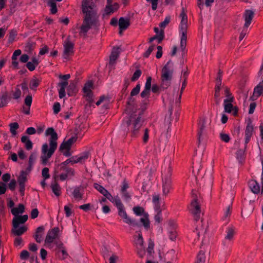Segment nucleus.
<instances>
[{
  "instance_id": "obj_5",
  "label": "nucleus",
  "mask_w": 263,
  "mask_h": 263,
  "mask_svg": "<svg viewBox=\"0 0 263 263\" xmlns=\"http://www.w3.org/2000/svg\"><path fill=\"white\" fill-rule=\"evenodd\" d=\"M115 204L118 210V214L124 219V222L129 224L133 228H141L142 224L137 220L129 217L125 210L124 206L122 203L120 198L116 197L114 199Z\"/></svg>"
},
{
  "instance_id": "obj_45",
  "label": "nucleus",
  "mask_w": 263,
  "mask_h": 263,
  "mask_svg": "<svg viewBox=\"0 0 263 263\" xmlns=\"http://www.w3.org/2000/svg\"><path fill=\"white\" fill-rule=\"evenodd\" d=\"M232 208V205H229L227 207L226 212H224V216H223L222 219L223 220H226L227 221L226 223H228L229 221V219H227V218L228 217H229L231 215Z\"/></svg>"
},
{
  "instance_id": "obj_8",
  "label": "nucleus",
  "mask_w": 263,
  "mask_h": 263,
  "mask_svg": "<svg viewBox=\"0 0 263 263\" xmlns=\"http://www.w3.org/2000/svg\"><path fill=\"white\" fill-rule=\"evenodd\" d=\"M187 19L185 20H181L179 26L180 32L181 33L180 39V48L182 51V57L186 54L187 51L185 49L187 41Z\"/></svg>"
},
{
  "instance_id": "obj_43",
  "label": "nucleus",
  "mask_w": 263,
  "mask_h": 263,
  "mask_svg": "<svg viewBox=\"0 0 263 263\" xmlns=\"http://www.w3.org/2000/svg\"><path fill=\"white\" fill-rule=\"evenodd\" d=\"M93 187L103 195H104V194H105V193H106L107 191V190H106L103 186L97 183H95L93 184Z\"/></svg>"
},
{
  "instance_id": "obj_19",
  "label": "nucleus",
  "mask_w": 263,
  "mask_h": 263,
  "mask_svg": "<svg viewBox=\"0 0 263 263\" xmlns=\"http://www.w3.org/2000/svg\"><path fill=\"white\" fill-rule=\"evenodd\" d=\"M120 53V48L119 47H114L109 57V65H114L116 61L119 58Z\"/></svg>"
},
{
  "instance_id": "obj_31",
  "label": "nucleus",
  "mask_w": 263,
  "mask_h": 263,
  "mask_svg": "<svg viewBox=\"0 0 263 263\" xmlns=\"http://www.w3.org/2000/svg\"><path fill=\"white\" fill-rule=\"evenodd\" d=\"M25 211V206L21 203H20L17 208H13L11 209V213L12 215L17 216L18 214H22Z\"/></svg>"
},
{
  "instance_id": "obj_52",
  "label": "nucleus",
  "mask_w": 263,
  "mask_h": 263,
  "mask_svg": "<svg viewBox=\"0 0 263 263\" xmlns=\"http://www.w3.org/2000/svg\"><path fill=\"white\" fill-rule=\"evenodd\" d=\"M149 138V130L148 128H146L144 131V134L142 137V141L143 143L146 144Z\"/></svg>"
},
{
  "instance_id": "obj_59",
  "label": "nucleus",
  "mask_w": 263,
  "mask_h": 263,
  "mask_svg": "<svg viewBox=\"0 0 263 263\" xmlns=\"http://www.w3.org/2000/svg\"><path fill=\"white\" fill-rule=\"evenodd\" d=\"M53 110L54 114H58L61 110V105L59 102H55L53 106Z\"/></svg>"
},
{
  "instance_id": "obj_49",
  "label": "nucleus",
  "mask_w": 263,
  "mask_h": 263,
  "mask_svg": "<svg viewBox=\"0 0 263 263\" xmlns=\"http://www.w3.org/2000/svg\"><path fill=\"white\" fill-rule=\"evenodd\" d=\"M155 45L153 44L151 45L148 49L143 54V57L145 58H147L149 57V55L151 54L152 51L154 50L155 48Z\"/></svg>"
},
{
  "instance_id": "obj_41",
  "label": "nucleus",
  "mask_w": 263,
  "mask_h": 263,
  "mask_svg": "<svg viewBox=\"0 0 263 263\" xmlns=\"http://www.w3.org/2000/svg\"><path fill=\"white\" fill-rule=\"evenodd\" d=\"M48 5L51 7V13L55 14L58 11L56 3L53 0H48Z\"/></svg>"
},
{
  "instance_id": "obj_57",
  "label": "nucleus",
  "mask_w": 263,
  "mask_h": 263,
  "mask_svg": "<svg viewBox=\"0 0 263 263\" xmlns=\"http://www.w3.org/2000/svg\"><path fill=\"white\" fill-rule=\"evenodd\" d=\"M32 101V97L31 95L27 96L24 100V104L26 106H31Z\"/></svg>"
},
{
  "instance_id": "obj_21",
  "label": "nucleus",
  "mask_w": 263,
  "mask_h": 263,
  "mask_svg": "<svg viewBox=\"0 0 263 263\" xmlns=\"http://www.w3.org/2000/svg\"><path fill=\"white\" fill-rule=\"evenodd\" d=\"M44 231L45 227L43 226H40L36 229L35 234L33 237L37 243H41L42 241V235Z\"/></svg>"
},
{
  "instance_id": "obj_35",
  "label": "nucleus",
  "mask_w": 263,
  "mask_h": 263,
  "mask_svg": "<svg viewBox=\"0 0 263 263\" xmlns=\"http://www.w3.org/2000/svg\"><path fill=\"white\" fill-rule=\"evenodd\" d=\"M130 84L129 80L128 78L124 79V83L123 87L121 90V93H122V97L124 96H126L128 94L127 88Z\"/></svg>"
},
{
  "instance_id": "obj_54",
  "label": "nucleus",
  "mask_w": 263,
  "mask_h": 263,
  "mask_svg": "<svg viewBox=\"0 0 263 263\" xmlns=\"http://www.w3.org/2000/svg\"><path fill=\"white\" fill-rule=\"evenodd\" d=\"M168 233H169L170 239L172 241L175 240L177 237V233H176V230H175V229L168 230Z\"/></svg>"
},
{
  "instance_id": "obj_14",
  "label": "nucleus",
  "mask_w": 263,
  "mask_h": 263,
  "mask_svg": "<svg viewBox=\"0 0 263 263\" xmlns=\"http://www.w3.org/2000/svg\"><path fill=\"white\" fill-rule=\"evenodd\" d=\"M59 233V228L58 227H54V228L49 230L45 238V243H51L53 242L54 240L58 238Z\"/></svg>"
},
{
  "instance_id": "obj_36",
  "label": "nucleus",
  "mask_w": 263,
  "mask_h": 263,
  "mask_svg": "<svg viewBox=\"0 0 263 263\" xmlns=\"http://www.w3.org/2000/svg\"><path fill=\"white\" fill-rule=\"evenodd\" d=\"M115 12V11L112 8V5L106 4L104 8V13L103 14V16H109Z\"/></svg>"
},
{
  "instance_id": "obj_53",
  "label": "nucleus",
  "mask_w": 263,
  "mask_h": 263,
  "mask_svg": "<svg viewBox=\"0 0 263 263\" xmlns=\"http://www.w3.org/2000/svg\"><path fill=\"white\" fill-rule=\"evenodd\" d=\"M150 93L151 90L144 88V90L140 93V96L142 98H148Z\"/></svg>"
},
{
  "instance_id": "obj_16",
  "label": "nucleus",
  "mask_w": 263,
  "mask_h": 263,
  "mask_svg": "<svg viewBox=\"0 0 263 263\" xmlns=\"http://www.w3.org/2000/svg\"><path fill=\"white\" fill-rule=\"evenodd\" d=\"M28 215H17L15 216L12 220V227L17 228L20 224H24L28 220Z\"/></svg>"
},
{
  "instance_id": "obj_15",
  "label": "nucleus",
  "mask_w": 263,
  "mask_h": 263,
  "mask_svg": "<svg viewBox=\"0 0 263 263\" xmlns=\"http://www.w3.org/2000/svg\"><path fill=\"white\" fill-rule=\"evenodd\" d=\"M64 47L63 58L67 59L69 55L73 53L74 44L69 41H67L64 44Z\"/></svg>"
},
{
  "instance_id": "obj_13",
  "label": "nucleus",
  "mask_w": 263,
  "mask_h": 263,
  "mask_svg": "<svg viewBox=\"0 0 263 263\" xmlns=\"http://www.w3.org/2000/svg\"><path fill=\"white\" fill-rule=\"evenodd\" d=\"M190 212L194 215V219L198 221L200 218L201 208L198 201H192L190 204Z\"/></svg>"
},
{
  "instance_id": "obj_1",
  "label": "nucleus",
  "mask_w": 263,
  "mask_h": 263,
  "mask_svg": "<svg viewBox=\"0 0 263 263\" xmlns=\"http://www.w3.org/2000/svg\"><path fill=\"white\" fill-rule=\"evenodd\" d=\"M133 97L130 95L128 98L125 111L129 116L124 119L122 125L125 127H129L134 120L131 137L135 138L139 133V129L142 126V123L141 122V115L139 114L138 117H136V112L137 105L136 103V100Z\"/></svg>"
},
{
  "instance_id": "obj_56",
  "label": "nucleus",
  "mask_w": 263,
  "mask_h": 263,
  "mask_svg": "<svg viewBox=\"0 0 263 263\" xmlns=\"http://www.w3.org/2000/svg\"><path fill=\"white\" fill-rule=\"evenodd\" d=\"M7 190V185L4 182L0 181V195L4 194Z\"/></svg>"
},
{
  "instance_id": "obj_28",
  "label": "nucleus",
  "mask_w": 263,
  "mask_h": 263,
  "mask_svg": "<svg viewBox=\"0 0 263 263\" xmlns=\"http://www.w3.org/2000/svg\"><path fill=\"white\" fill-rule=\"evenodd\" d=\"M21 142L25 144L26 149L29 151L32 148L33 143L27 136H23L21 137Z\"/></svg>"
},
{
  "instance_id": "obj_12",
  "label": "nucleus",
  "mask_w": 263,
  "mask_h": 263,
  "mask_svg": "<svg viewBox=\"0 0 263 263\" xmlns=\"http://www.w3.org/2000/svg\"><path fill=\"white\" fill-rule=\"evenodd\" d=\"M27 181L26 172L22 170L20 172V175L17 177V182L19 185V192L22 196L25 194V183Z\"/></svg>"
},
{
  "instance_id": "obj_37",
  "label": "nucleus",
  "mask_w": 263,
  "mask_h": 263,
  "mask_svg": "<svg viewBox=\"0 0 263 263\" xmlns=\"http://www.w3.org/2000/svg\"><path fill=\"white\" fill-rule=\"evenodd\" d=\"M8 93L7 92L4 93L0 97V108H2L7 106L8 104L7 102Z\"/></svg>"
},
{
  "instance_id": "obj_62",
  "label": "nucleus",
  "mask_w": 263,
  "mask_h": 263,
  "mask_svg": "<svg viewBox=\"0 0 263 263\" xmlns=\"http://www.w3.org/2000/svg\"><path fill=\"white\" fill-rule=\"evenodd\" d=\"M152 77H148L146 79V81L145 84L144 88L146 89H148L149 90L151 89L152 86Z\"/></svg>"
},
{
  "instance_id": "obj_50",
  "label": "nucleus",
  "mask_w": 263,
  "mask_h": 263,
  "mask_svg": "<svg viewBox=\"0 0 263 263\" xmlns=\"http://www.w3.org/2000/svg\"><path fill=\"white\" fill-rule=\"evenodd\" d=\"M16 186V181L15 179H11L9 183L8 184V188L11 191H14L15 190Z\"/></svg>"
},
{
  "instance_id": "obj_58",
  "label": "nucleus",
  "mask_w": 263,
  "mask_h": 263,
  "mask_svg": "<svg viewBox=\"0 0 263 263\" xmlns=\"http://www.w3.org/2000/svg\"><path fill=\"white\" fill-rule=\"evenodd\" d=\"M220 139L226 143H228L230 140V137L228 134H224V133H220Z\"/></svg>"
},
{
  "instance_id": "obj_18",
  "label": "nucleus",
  "mask_w": 263,
  "mask_h": 263,
  "mask_svg": "<svg viewBox=\"0 0 263 263\" xmlns=\"http://www.w3.org/2000/svg\"><path fill=\"white\" fill-rule=\"evenodd\" d=\"M234 97H231L224 100L223 104L225 112L228 113L232 112L233 109L235 107L232 103L234 101Z\"/></svg>"
},
{
  "instance_id": "obj_10",
  "label": "nucleus",
  "mask_w": 263,
  "mask_h": 263,
  "mask_svg": "<svg viewBox=\"0 0 263 263\" xmlns=\"http://www.w3.org/2000/svg\"><path fill=\"white\" fill-rule=\"evenodd\" d=\"M89 155V153L88 152H85L81 154L80 156H72L70 158L67 159L66 160L61 163L60 164H62V165L67 166V165L69 163H70L71 165H73L79 162L82 163L88 158Z\"/></svg>"
},
{
  "instance_id": "obj_20",
  "label": "nucleus",
  "mask_w": 263,
  "mask_h": 263,
  "mask_svg": "<svg viewBox=\"0 0 263 263\" xmlns=\"http://www.w3.org/2000/svg\"><path fill=\"white\" fill-rule=\"evenodd\" d=\"M263 92V85L262 83H259L254 89L253 96L250 98V100L254 101L257 98L261 95Z\"/></svg>"
},
{
  "instance_id": "obj_63",
  "label": "nucleus",
  "mask_w": 263,
  "mask_h": 263,
  "mask_svg": "<svg viewBox=\"0 0 263 263\" xmlns=\"http://www.w3.org/2000/svg\"><path fill=\"white\" fill-rule=\"evenodd\" d=\"M164 38V30L161 29L159 33L158 34V37L157 39L158 40V43L159 44L161 43L162 42V41L163 40Z\"/></svg>"
},
{
  "instance_id": "obj_55",
  "label": "nucleus",
  "mask_w": 263,
  "mask_h": 263,
  "mask_svg": "<svg viewBox=\"0 0 263 263\" xmlns=\"http://www.w3.org/2000/svg\"><path fill=\"white\" fill-rule=\"evenodd\" d=\"M49 170L47 167H44L42 171V175L45 179H47L50 178Z\"/></svg>"
},
{
  "instance_id": "obj_40",
  "label": "nucleus",
  "mask_w": 263,
  "mask_h": 263,
  "mask_svg": "<svg viewBox=\"0 0 263 263\" xmlns=\"http://www.w3.org/2000/svg\"><path fill=\"white\" fill-rule=\"evenodd\" d=\"M205 256L204 253L202 251H200L197 256L195 263H205Z\"/></svg>"
},
{
  "instance_id": "obj_33",
  "label": "nucleus",
  "mask_w": 263,
  "mask_h": 263,
  "mask_svg": "<svg viewBox=\"0 0 263 263\" xmlns=\"http://www.w3.org/2000/svg\"><path fill=\"white\" fill-rule=\"evenodd\" d=\"M35 43L34 42L31 41L27 42L24 46L25 51L29 54L31 53L35 47Z\"/></svg>"
},
{
  "instance_id": "obj_25",
  "label": "nucleus",
  "mask_w": 263,
  "mask_h": 263,
  "mask_svg": "<svg viewBox=\"0 0 263 263\" xmlns=\"http://www.w3.org/2000/svg\"><path fill=\"white\" fill-rule=\"evenodd\" d=\"M249 186L251 191L255 194H258L260 191V185L255 180H251L249 182Z\"/></svg>"
},
{
  "instance_id": "obj_51",
  "label": "nucleus",
  "mask_w": 263,
  "mask_h": 263,
  "mask_svg": "<svg viewBox=\"0 0 263 263\" xmlns=\"http://www.w3.org/2000/svg\"><path fill=\"white\" fill-rule=\"evenodd\" d=\"M140 84H137L136 86V87L135 88H134L132 91L130 92V96H136L137 95L139 92H140Z\"/></svg>"
},
{
  "instance_id": "obj_61",
  "label": "nucleus",
  "mask_w": 263,
  "mask_h": 263,
  "mask_svg": "<svg viewBox=\"0 0 263 263\" xmlns=\"http://www.w3.org/2000/svg\"><path fill=\"white\" fill-rule=\"evenodd\" d=\"M154 247V242L150 239L148 241V246L147 248V252L149 254H151L153 252Z\"/></svg>"
},
{
  "instance_id": "obj_4",
  "label": "nucleus",
  "mask_w": 263,
  "mask_h": 263,
  "mask_svg": "<svg viewBox=\"0 0 263 263\" xmlns=\"http://www.w3.org/2000/svg\"><path fill=\"white\" fill-rule=\"evenodd\" d=\"M173 65V62L170 60L164 66L162 69L160 86L153 84L151 88L153 93L159 94L161 91L165 90L171 85L174 72Z\"/></svg>"
},
{
  "instance_id": "obj_48",
  "label": "nucleus",
  "mask_w": 263,
  "mask_h": 263,
  "mask_svg": "<svg viewBox=\"0 0 263 263\" xmlns=\"http://www.w3.org/2000/svg\"><path fill=\"white\" fill-rule=\"evenodd\" d=\"M171 17L170 16H166L164 21L161 22L159 24L160 27L161 28V29H164L170 22Z\"/></svg>"
},
{
  "instance_id": "obj_44",
  "label": "nucleus",
  "mask_w": 263,
  "mask_h": 263,
  "mask_svg": "<svg viewBox=\"0 0 263 263\" xmlns=\"http://www.w3.org/2000/svg\"><path fill=\"white\" fill-rule=\"evenodd\" d=\"M71 147L68 143L64 140L59 147V151L63 152L64 150H70Z\"/></svg>"
},
{
  "instance_id": "obj_30",
  "label": "nucleus",
  "mask_w": 263,
  "mask_h": 263,
  "mask_svg": "<svg viewBox=\"0 0 263 263\" xmlns=\"http://www.w3.org/2000/svg\"><path fill=\"white\" fill-rule=\"evenodd\" d=\"M93 88V82L92 81H87L83 88V91L85 95L92 93V89Z\"/></svg>"
},
{
  "instance_id": "obj_27",
  "label": "nucleus",
  "mask_w": 263,
  "mask_h": 263,
  "mask_svg": "<svg viewBox=\"0 0 263 263\" xmlns=\"http://www.w3.org/2000/svg\"><path fill=\"white\" fill-rule=\"evenodd\" d=\"M226 235L225 236L224 239L226 240H232L235 234V229L233 226H230L227 228L226 230Z\"/></svg>"
},
{
  "instance_id": "obj_23",
  "label": "nucleus",
  "mask_w": 263,
  "mask_h": 263,
  "mask_svg": "<svg viewBox=\"0 0 263 263\" xmlns=\"http://www.w3.org/2000/svg\"><path fill=\"white\" fill-rule=\"evenodd\" d=\"M213 180V178L212 176V173L211 171L205 172L201 178L202 182L209 186L212 185Z\"/></svg>"
},
{
  "instance_id": "obj_39",
  "label": "nucleus",
  "mask_w": 263,
  "mask_h": 263,
  "mask_svg": "<svg viewBox=\"0 0 263 263\" xmlns=\"http://www.w3.org/2000/svg\"><path fill=\"white\" fill-rule=\"evenodd\" d=\"M10 130L13 136L17 134L16 130L19 127V125L17 122L11 123L9 124Z\"/></svg>"
},
{
  "instance_id": "obj_26",
  "label": "nucleus",
  "mask_w": 263,
  "mask_h": 263,
  "mask_svg": "<svg viewBox=\"0 0 263 263\" xmlns=\"http://www.w3.org/2000/svg\"><path fill=\"white\" fill-rule=\"evenodd\" d=\"M244 16L245 18V27H248L252 20L254 12L250 10H247L245 12Z\"/></svg>"
},
{
  "instance_id": "obj_22",
  "label": "nucleus",
  "mask_w": 263,
  "mask_h": 263,
  "mask_svg": "<svg viewBox=\"0 0 263 263\" xmlns=\"http://www.w3.org/2000/svg\"><path fill=\"white\" fill-rule=\"evenodd\" d=\"M130 19L129 18L121 17L119 18L118 25L119 30H121V31H123L127 29L130 26Z\"/></svg>"
},
{
  "instance_id": "obj_6",
  "label": "nucleus",
  "mask_w": 263,
  "mask_h": 263,
  "mask_svg": "<svg viewBox=\"0 0 263 263\" xmlns=\"http://www.w3.org/2000/svg\"><path fill=\"white\" fill-rule=\"evenodd\" d=\"M253 126L252 121L249 119L245 129V141L244 149H239L236 152V157L240 163H242L245 158V150L247 147V144L249 142L251 137L253 135Z\"/></svg>"
},
{
  "instance_id": "obj_11",
  "label": "nucleus",
  "mask_w": 263,
  "mask_h": 263,
  "mask_svg": "<svg viewBox=\"0 0 263 263\" xmlns=\"http://www.w3.org/2000/svg\"><path fill=\"white\" fill-rule=\"evenodd\" d=\"M171 172L172 168L169 166L167 169V173L165 175L164 179L163 180V193L165 195H166L169 193L172 187Z\"/></svg>"
},
{
  "instance_id": "obj_47",
  "label": "nucleus",
  "mask_w": 263,
  "mask_h": 263,
  "mask_svg": "<svg viewBox=\"0 0 263 263\" xmlns=\"http://www.w3.org/2000/svg\"><path fill=\"white\" fill-rule=\"evenodd\" d=\"M173 106L171 104L169 107H168V113L169 115L168 116H166L165 118V122L168 123L169 124H171L172 119H171V116L173 113Z\"/></svg>"
},
{
  "instance_id": "obj_60",
  "label": "nucleus",
  "mask_w": 263,
  "mask_h": 263,
  "mask_svg": "<svg viewBox=\"0 0 263 263\" xmlns=\"http://www.w3.org/2000/svg\"><path fill=\"white\" fill-rule=\"evenodd\" d=\"M143 242L144 241L142 234L139 233L137 239L135 240V243L136 245H139L140 247L142 248L143 246Z\"/></svg>"
},
{
  "instance_id": "obj_64",
  "label": "nucleus",
  "mask_w": 263,
  "mask_h": 263,
  "mask_svg": "<svg viewBox=\"0 0 263 263\" xmlns=\"http://www.w3.org/2000/svg\"><path fill=\"white\" fill-rule=\"evenodd\" d=\"M29 256V252L25 250H23L20 255V258L22 259L25 260L27 259Z\"/></svg>"
},
{
  "instance_id": "obj_17",
  "label": "nucleus",
  "mask_w": 263,
  "mask_h": 263,
  "mask_svg": "<svg viewBox=\"0 0 263 263\" xmlns=\"http://www.w3.org/2000/svg\"><path fill=\"white\" fill-rule=\"evenodd\" d=\"M78 80L71 82L67 88V95L69 96H75L78 92L77 87Z\"/></svg>"
},
{
  "instance_id": "obj_42",
  "label": "nucleus",
  "mask_w": 263,
  "mask_h": 263,
  "mask_svg": "<svg viewBox=\"0 0 263 263\" xmlns=\"http://www.w3.org/2000/svg\"><path fill=\"white\" fill-rule=\"evenodd\" d=\"M40 83L37 79H33L30 80V83H29V87L32 90H35L36 88L38 87Z\"/></svg>"
},
{
  "instance_id": "obj_2",
  "label": "nucleus",
  "mask_w": 263,
  "mask_h": 263,
  "mask_svg": "<svg viewBox=\"0 0 263 263\" xmlns=\"http://www.w3.org/2000/svg\"><path fill=\"white\" fill-rule=\"evenodd\" d=\"M94 3L92 0H84L82 4V12L85 14L83 23L81 26L80 33L86 34L92 26L98 22L97 12L93 10Z\"/></svg>"
},
{
  "instance_id": "obj_3",
  "label": "nucleus",
  "mask_w": 263,
  "mask_h": 263,
  "mask_svg": "<svg viewBox=\"0 0 263 263\" xmlns=\"http://www.w3.org/2000/svg\"><path fill=\"white\" fill-rule=\"evenodd\" d=\"M46 136L50 135L49 139V149L48 148V145L47 143H44L42 148V155L41 156L42 164L46 165L48 162V159L51 157L54 154L55 151L58 147L57 140L58 136L57 133L55 132L53 127H48L45 132Z\"/></svg>"
},
{
  "instance_id": "obj_34",
  "label": "nucleus",
  "mask_w": 263,
  "mask_h": 263,
  "mask_svg": "<svg viewBox=\"0 0 263 263\" xmlns=\"http://www.w3.org/2000/svg\"><path fill=\"white\" fill-rule=\"evenodd\" d=\"M193 173L196 177V179H197L198 177L200 176V172L201 168V165L200 163H197L194 162H193Z\"/></svg>"
},
{
  "instance_id": "obj_46",
  "label": "nucleus",
  "mask_w": 263,
  "mask_h": 263,
  "mask_svg": "<svg viewBox=\"0 0 263 263\" xmlns=\"http://www.w3.org/2000/svg\"><path fill=\"white\" fill-rule=\"evenodd\" d=\"M142 71L140 69H137L134 73L133 77L131 78V81L134 82L137 81L141 76Z\"/></svg>"
},
{
  "instance_id": "obj_38",
  "label": "nucleus",
  "mask_w": 263,
  "mask_h": 263,
  "mask_svg": "<svg viewBox=\"0 0 263 263\" xmlns=\"http://www.w3.org/2000/svg\"><path fill=\"white\" fill-rule=\"evenodd\" d=\"M72 195L74 198L81 200L83 198V194L80 193V187H76L72 192Z\"/></svg>"
},
{
  "instance_id": "obj_9",
  "label": "nucleus",
  "mask_w": 263,
  "mask_h": 263,
  "mask_svg": "<svg viewBox=\"0 0 263 263\" xmlns=\"http://www.w3.org/2000/svg\"><path fill=\"white\" fill-rule=\"evenodd\" d=\"M133 210L137 216H143L138 221L140 222L142 224V226H143L145 229L148 230L150 228V222L148 218V214L145 212L144 208L141 206H136L133 208Z\"/></svg>"
},
{
  "instance_id": "obj_29",
  "label": "nucleus",
  "mask_w": 263,
  "mask_h": 263,
  "mask_svg": "<svg viewBox=\"0 0 263 263\" xmlns=\"http://www.w3.org/2000/svg\"><path fill=\"white\" fill-rule=\"evenodd\" d=\"M27 230V228L25 226H22L20 228H15L12 227L11 233L15 236H21Z\"/></svg>"
},
{
  "instance_id": "obj_32",
  "label": "nucleus",
  "mask_w": 263,
  "mask_h": 263,
  "mask_svg": "<svg viewBox=\"0 0 263 263\" xmlns=\"http://www.w3.org/2000/svg\"><path fill=\"white\" fill-rule=\"evenodd\" d=\"M205 127V120L204 119H203L202 120H200L199 123V130L198 132V143H200V140H201V137L202 136L203 131L204 130V128Z\"/></svg>"
},
{
  "instance_id": "obj_24",
  "label": "nucleus",
  "mask_w": 263,
  "mask_h": 263,
  "mask_svg": "<svg viewBox=\"0 0 263 263\" xmlns=\"http://www.w3.org/2000/svg\"><path fill=\"white\" fill-rule=\"evenodd\" d=\"M53 181H52L50 187L52 190V192L54 193V194L57 196L59 197L61 194V187L58 183L57 180L55 179Z\"/></svg>"
},
{
  "instance_id": "obj_7",
  "label": "nucleus",
  "mask_w": 263,
  "mask_h": 263,
  "mask_svg": "<svg viewBox=\"0 0 263 263\" xmlns=\"http://www.w3.org/2000/svg\"><path fill=\"white\" fill-rule=\"evenodd\" d=\"M74 175L75 171L73 168L59 164L54 168L53 177L55 179H57L59 177L60 180L64 181L67 179L68 176L72 177Z\"/></svg>"
}]
</instances>
